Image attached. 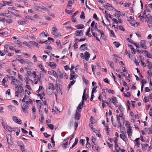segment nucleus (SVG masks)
Returning <instances> with one entry per match:
<instances>
[{
  "label": "nucleus",
  "mask_w": 152,
  "mask_h": 152,
  "mask_svg": "<svg viewBox=\"0 0 152 152\" xmlns=\"http://www.w3.org/2000/svg\"><path fill=\"white\" fill-rule=\"evenodd\" d=\"M49 87L47 89L46 92L49 95H51L53 92V90L54 89V87L53 84L51 83H49L48 84Z\"/></svg>",
  "instance_id": "1"
},
{
  "label": "nucleus",
  "mask_w": 152,
  "mask_h": 152,
  "mask_svg": "<svg viewBox=\"0 0 152 152\" xmlns=\"http://www.w3.org/2000/svg\"><path fill=\"white\" fill-rule=\"evenodd\" d=\"M28 101H26L25 103L24 104L22 107L23 111L25 113H27V110H28L29 108V107L28 106Z\"/></svg>",
  "instance_id": "2"
},
{
  "label": "nucleus",
  "mask_w": 152,
  "mask_h": 152,
  "mask_svg": "<svg viewBox=\"0 0 152 152\" xmlns=\"http://www.w3.org/2000/svg\"><path fill=\"white\" fill-rule=\"evenodd\" d=\"M58 31L56 26L55 24H54L53 26L51 33L53 35H55L56 36H58L59 34Z\"/></svg>",
  "instance_id": "3"
},
{
  "label": "nucleus",
  "mask_w": 152,
  "mask_h": 152,
  "mask_svg": "<svg viewBox=\"0 0 152 152\" xmlns=\"http://www.w3.org/2000/svg\"><path fill=\"white\" fill-rule=\"evenodd\" d=\"M34 8L37 11H41V10H42L45 12H47L48 11V9L47 8L44 7L43 6L39 7L35 5L34 7Z\"/></svg>",
  "instance_id": "4"
},
{
  "label": "nucleus",
  "mask_w": 152,
  "mask_h": 152,
  "mask_svg": "<svg viewBox=\"0 0 152 152\" xmlns=\"http://www.w3.org/2000/svg\"><path fill=\"white\" fill-rule=\"evenodd\" d=\"M2 126H3V127L4 128V129H7L10 131H12V129L11 128H10V127L8 126H6L5 121H4L3 120H2Z\"/></svg>",
  "instance_id": "5"
},
{
  "label": "nucleus",
  "mask_w": 152,
  "mask_h": 152,
  "mask_svg": "<svg viewBox=\"0 0 152 152\" xmlns=\"http://www.w3.org/2000/svg\"><path fill=\"white\" fill-rule=\"evenodd\" d=\"M83 34V31L82 30H79L75 31V35L76 36H80Z\"/></svg>",
  "instance_id": "6"
},
{
  "label": "nucleus",
  "mask_w": 152,
  "mask_h": 152,
  "mask_svg": "<svg viewBox=\"0 0 152 152\" xmlns=\"http://www.w3.org/2000/svg\"><path fill=\"white\" fill-rule=\"evenodd\" d=\"M39 95L40 96V99L44 102V104L46 105V100L45 97H43V96H45L44 92L42 93L41 94H39Z\"/></svg>",
  "instance_id": "7"
},
{
  "label": "nucleus",
  "mask_w": 152,
  "mask_h": 152,
  "mask_svg": "<svg viewBox=\"0 0 152 152\" xmlns=\"http://www.w3.org/2000/svg\"><path fill=\"white\" fill-rule=\"evenodd\" d=\"M16 89L17 90L15 91V94H18L19 93H21L24 91L21 85L19 86V87Z\"/></svg>",
  "instance_id": "8"
},
{
  "label": "nucleus",
  "mask_w": 152,
  "mask_h": 152,
  "mask_svg": "<svg viewBox=\"0 0 152 152\" xmlns=\"http://www.w3.org/2000/svg\"><path fill=\"white\" fill-rule=\"evenodd\" d=\"M12 118L13 121L19 124H21V120L20 119H19L17 117L14 116Z\"/></svg>",
  "instance_id": "9"
},
{
  "label": "nucleus",
  "mask_w": 152,
  "mask_h": 152,
  "mask_svg": "<svg viewBox=\"0 0 152 152\" xmlns=\"http://www.w3.org/2000/svg\"><path fill=\"white\" fill-rule=\"evenodd\" d=\"M87 44L86 43H85L81 45L80 48L81 50L84 51L85 50H88V48L86 46Z\"/></svg>",
  "instance_id": "10"
},
{
  "label": "nucleus",
  "mask_w": 152,
  "mask_h": 152,
  "mask_svg": "<svg viewBox=\"0 0 152 152\" xmlns=\"http://www.w3.org/2000/svg\"><path fill=\"white\" fill-rule=\"evenodd\" d=\"M140 45L144 49L147 48V47L145 45V42L144 40H142L141 42H140Z\"/></svg>",
  "instance_id": "11"
},
{
  "label": "nucleus",
  "mask_w": 152,
  "mask_h": 152,
  "mask_svg": "<svg viewBox=\"0 0 152 152\" xmlns=\"http://www.w3.org/2000/svg\"><path fill=\"white\" fill-rule=\"evenodd\" d=\"M7 138L8 143H9L10 144L12 145V140H11V135L10 134L7 135Z\"/></svg>",
  "instance_id": "12"
},
{
  "label": "nucleus",
  "mask_w": 152,
  "mask_h": 152,
  "mask_svg": "<svg viewBox=\"0 0 152 152\" xmlns=\"http://www.w3.org/2000/svg\"><path fill=\"white\" fill-rule=\"evenodd\" d=\"M84 57L85 60L88 61V59L90 56V54L87 52H85L84 53Z\"/></svg>",
  "instance_id": "13"
},
{
  "label": "nucleus",
  "mask_w": 152,
  "mask_h": 152,
  "mask_svg": "<svg viewBox=\"0 0 152 152\" xmlns=\"http://www.w3.org/2000/svg\"><path fill=\"white\" fill-rule=\"evenodd\" d=\"M112 101L111 102L115 106H117V104L116 102H117V98L114 96H113L111 98Z\"/></svg>",
  "instance_id": "14"
},
{
  "label": "nucleus",
  "mask_w": 152,
  "mask_h": 152,
  "mask_svg": "<svg viewBox=\"0 0 152 152\" xmlns=\"http://www.w3.org/2000/svg\"><path fill=\"white\" fill-rule=\"evenodd\" d=\"M48 73L49 75H53L54 76L56 77H57V73L54 70H52L51 71H48Z\"/></svg>",
  "instance_id": "15"
},
{
  "label": "nucleus",
  "mask_w": 152,
  "mask_h": 152,
  "mask_svg": "<svg viewBox=\"0 0 152 152\" xmlns=\"http://www.w3.org/2000/svg\"><path fill=\"white\" fill-rule=\"evenodd\" d=\"M127 132L129 137H130L132 135V131L131 128H129L127 129Z\"/></svg>",
  "instance_id": "16"
},
{
  "label": "nucleus",
  "mask_w": 152,
  "mask_h": 152,
  "mask_svg": "<svg viewBox=\"0 0 152 152\" xmlns=\"http://www.w3.org/2000/svg\"><path fill=\"white\" fill-rule=\"evenodd\" d=\"M48 65L50 66V67L52 68V69H54L56 67V64L53 62H49V63L48 64Z\"/></svg>",
  "instance_id": "17"
},
{
  "label": "nucleus",
  "mask_w": 152,
  "mask_h": 152,
  "mask_svg": "<svg viewBox=\"0 0 152 152\" xmlns=\"http://www.w3.org/2000/svg\"><path fill=\"white\" fill-rule=\"evenodd\" d=\"M104 7L108 10L111 9H110V7L113 8L112 6L109 3H107V5H104Z\"/></svg>",
  "instance_id": "18"
},
{
  "label": "nucleus",
  "mask_w": 152,
  "mask_h": 152,
  "mask_svg": "<svg viewBox=\"0 0 152 152\" xmlns=\"http://www.w3.org/2000/svg\"><path fill=\"white\" fill-rule=\"evenodd\" d=\"M1 6H3L5 5L6 4H10L12 3L11 1H3L0 2Z\"/></svg>",
  "instance_id": "19"
},
{
  "label": "nucleus",
  "mask_w": 152,
  "mask_h": 152,
  "mask_svg": "<svg viewBox=\"0 0 152 152\" xmlns=\"http://www.w3.org/2000/svg\"><path fill=\"white\" fill-rule=\"evenodd\" d=\"M88 95H86V94H83L82 96V105L84 104V100H87L88 98Z\"/></svg>",
  "instance_id": "20"
},
{
  "label": "nucleus",
  "mask_w": 152,
  "mask_h": 152,
  "mask_svg": "<svg viewBox=\"0 0 152 152\" xmlns=\"http://www.w3.org/2000/svg\"><path fill=\"white\" fill-rule=\"evenodd\" d=\"M57 72L59 75V77L61 79L62 78L63 76V73H62L59 69H58Z\"/></svg>",
  "instance_id": "21"
},
{
  "label": "nucleus",
  "mask_w": 152,
  "mask_h": 152,
  "mask_svg": "<svg viewBox=\"0 0 152 152\" xmlns=\"http://www.w3.org/2000/svg\"><path fill=\"white\" fill-rule=\"evenodd\" d=\"M57 88H56V91L54 92V94H55L56 99L57 98V96L58 95V94L61 92V91L59 90L58 88V86H57Z\"/></svg>",
  "instance_id": "22"
},
{
  "label": "nucleus",
  "mask_w": 152,
  "mask_h": 152,
  "mask_svg": "<svg viewBox=\"0 0 152 152\" xmlns=\"http://www.w3.org/2000/svg\"><path fill=\"white\" fill-rule=\"evenodd\" d=\"M120 137L123 140L125 141H126V137L124 134H120Z\"/></svg>",
  "instance_id": "23"
},
{
  "label": "nucleus",
  "mask_w": 152,
  "mask_h": 152,
  "mask_svg": "<svg viewBox=\"0 0 152 152\" xmlns=\"http://www.w3.org/2000/svg\"><path fill=\"white\" fill-rule=\"evenodd\" d=\"M29 43L35 46H36L37 48H39L38 44L37 43L33 41H30L29 42Z\"/></svg>",
  "instance_id": "24"
},
{
  "label": "nucleus",
  "mask_w": 152,
  "mask_h": 152,
  "mask_svg": "<svg viewBox=\"0 0 152 152\" xmlns=\"http://www.w3.org/2000/svg\"><path fill=\"white\" fill-rule=\"evenodd\" d=\"M70 80H72L73 79H75L77 77V75H70Z\"/></svg>",
  "instance_id": "25"
},
{
  "label": "nucleus",
  "mask_w": 152,
  "mask_h": 152,
  "mask_svg": "<svg viewBox=\"0 0 152 152\" xmlns=\"http://www.w3.org/2000/svg\"><path fill=\"white\" fill-rule=\"evenodd\" d=\"M80 114L79 113H76L75 114V119L77 120H79L80 119Z\"/></svg>",
  "instance_id": "26"
},
{
  "label": "nucleus",
  "mask_w": 152,
  "mask_h": 152,
  "mask_svg": "<svg viewBox=\"0 0 152 152\" xmlns=\"http://www.w3.org/2000/svg\"><path fill=\"white\" fill-rule=\"evenodd\" d=\"M107 62H108V64L110 65V66H111V68L113 70H114V69L113 67V62H112L111 61H108Z\"/></svg>",
  "instance_id": "27"
},
{
  "label": "nucleus",
  "mask_w": 152,
  "mask_h": 152,
  "mask_svg": "<svg viewBox=\"0 0 152 152\" xmlns=\"http://www.w3.org/2000/svg\"><path fill=\"white\" fill-rule=\"evenodd\" d=\"M43 89L44 88L42 86H39L38 90L37 91V93H39V91H41L43 93V92H44L43 90Z\"/></svg>",
  "instance_id": "28"
},
{
  "label": "nucleus",
  "mask_w": 152,
  "mask_h": 152,
  "mask_svg": "<svg viewBox=\"0 0 152 152\" xmlns=\"http://www.w3.org/2000/svg\"><path fill=\"white\" fill-rule=\"evenodd\" d=\"M75 27H76L78 29L80 28H83L84 27V26L83 25L79 24L76 26Z\"/></svg>",
  "instance_id": "29"
},
{
  "label": "nucleus",
  "mask_w": 152,
  "mask_h": 152,
  "mask_svg": "<svg viewBox=\"0 0 152 152\" xmlns=\"http://www.w3.org/2000/svg\"><path fill=\"white\" fill-rule=\"evenodd\" d=\"M78 142V139L77 138H76L75 139V141L74 143L73 144L71 147L70 148H72L73 147H74L77 143Z\"/></svg>",
  "instance_id": "30"
},
{
  "label": "nucleus",
  "mask_w": 152,
  "mask_h": 152,
  "mask_svg": "<svg viewBox=\"0 0 152 152\" xmlns=\"http://www.w3.org/2000/svg\"><path fill=\"white\" fill-rule=\"evenodd\" d=\"M9 108L13 112H15L16 110L15 107L12 105H10L9 106Z\"/></svg>",
  "instance_id": "31"
},
{
  "label": "nucleus",
  "mask_w": 152,
  "mask_h": 152,
  "mask_svg": "<svg viewBox=\"0 0 152 152\" xmlns=\"http://www.w3.org/2000/svg\"><path fill=\"white\" fill-rule=\"evenodd\" d=\"M26 21L24 20H19L17 21L18 23L21 25H23L24 23H26Z\"/></svg>",
  "instance_id": "32"
},
{
  "label": "nucleus",
  "mask_w": 152,
  "mask_h": 152,
  "mask_svg": "<svg viewBox=\"0 0 152 152\" xmlns=\"http://www.w3.org/2000/svg\"><path fill=\"white\" fill-rule=\"evenodd\" d=\"M19 146H20V148L21 150L22 151V152H26L24 150V145L23 144L22 145H19Z\"/></svg>",
  "instance_id": "33"
},
{
  "label": "nucleus",
  "mask_w": 152,
  "mask_h": 152,
  "mask_svg": "<svg viewBox=\"0 0 152 152\" xmlns=\"http://www.w3.org/2000/svg\"><path fill=\"white\" fill-rule=\"evenodd\" d=\"M34 77V78H36L39 79V82L41 83L42 82L41 79V78L39 76V75L38 74L37 75L36 77Z\"/></svg>",
  "instance_id": "34"
},
{
  "label": "nucleus",
  "mask_w": 152,
  "mask_h": 152,
  "mask_svg": "<svg viewBox=\"0 0 152 152\" xmlns=\"http://www.w3.org/2000/svg\"><path fill=\"white\" fill-rule=\"evenodd\" d=\"M90 121L91 123V124H94L95 123L96 121L93 118L92 116H91V117Z\"/></svg>",
  "instance_id": "35"
},
{
  "label": "nucleus",
  "mask_w": 152,
  "mask_h": 152,
  "mask_svg": "<svg viewBox=\"0 0 152 152\" xmlns=\"http://www.w3.org/2000/svg\"><path fill=\"white\" fill-rule=\"evenodd\" d=\"M13 21L12 19H8L6 20V22L8 23H12Z\"/></svg>",
  "instance_id": "36"
},
{
  "label": "nucleus",
  "mask_w": 152,
  "mask_h": 152,
  "mask_svg": "<svg viewBox=\"0 0 152 152\" xmlns=\"http://www.w3.org/2000/svg\"><path fill=\"white\" fill-rule=\"evenodd\" d=\"M84 12L83 11H82L81 14L80 15V18L82 19H84L85 17L84 15Z\"/></svg>",
  "instance_id": "37"
},
{
  "label": "nucleus",
  "mask_w": 152,
  "mask_h": 152,
  "mask_svg": "<svg viewBox=\"0 0 152 152\" xmlns=\"http://www.w3.org/2000/svg\"><path fill=\"white\" fill-rule=\"evenodd\" d=\"M23 44L26 45L28 47L30 48L31 45L30 44V43H29V42H23Z\"/></svg>",
  "instance_id": "38"
},
{
  "label": "nucleus",
  "mask_w": 152,
  "mask_h": 152,
  "mask_svg": "<svg viewBox=\"0 0 152 152\" xmlns=\"http://www.w3.org/2000/svg\"><path fill=\"white\" fill-rule=\"evenodd\" d=\"M113 43L114 44H115V45L116 48H118L120 45V44L118 42H113Z\"/></svg>",
  "instance_id": "39"
},
{
  "label": "nucleus",
  "mask_w": 152,
  "mask_h": 152,
  "mask_svg": "<svg viewBox=\"0 0 152 152\" xmlns=\"http://www.w3.org/2000/svg\"><path fill=\"white\" fill-rule=\"evenodd\" d=\"M147 18V21H150L151 20L152 21V17L151 16H149L148 17H146L145 18Z\"/></svg>",
  "instance_id": "40"
},
{
  "label": "nucleus",
  "mask_w": 152,
  "mask_h": 152,
  "mask_svg": "<svg viewBox=\"0 0 152 152\" xmlns=\"http://www.w3.org/2000/svg\"><path fill=\"white\" fill-rule=\"evenodd\" d=\"M8 80V79L6 77H5L4 79H3V80L2 81V82L3 83H4V84L5 82H7Z\"/></svg>",
  "instance_id": "41"
},
{
  "label": "nucleus",
  "mask_w": 152,
  "mask_h": 152,
  "mask_svg": "<svg viewBox=\"0 0 152 152\" xmlns=\"http://www.w3.org/2000/svg\"><path fill=\"white\" fill-rule=\"evenodd\" d=\"M13 131L15 132V131H16V135L17 136H18L19 135V132L20 131V130L19 129H18L17 130L16 129L15 130H13Z\"/></svg>",
  "instance_id": "42"
},
{
  "label": "nucleus",
  "mask_w": 152,
  "mask_h": 152,
  "mask_svg": "<svg viewBox=\"0 0 152 152\" xmlns=\"http://www.w3.org/2000/svg\"><path fill=\"white\" fill-rule=\"evenodd\" d=\"M56 43L57 44V45L58 46V47H61V43L60 42V40H58L56 42Z\"/></svg>",
  "instance_id": "43"
},
{
  "label": "nucleus",
  "mask_w": 152,
  "mask_h": 152,
  "mask_svg": "<svg viewBox=\"0 0 152 152\" xmlns=\"http://www.w3.org/2000/svg\"><path fill=\"white\" fill-rule=\"evenodd\" d=\"M16 80L17 83L18 84H20V85H21L23 84V81H21L20 80V81H19V80Z\"/></svg>",
  "instance_id": "44"
},
{
  "label": "nucleus",
  "mask_w": 152,
  "mask_h": 152,
  "mask_svg": "<svg viewBox=\"0 0 152 152\" xmlns=\"http://www.w3.org/2000/svg\"><path fill=\"white\" fill-rule=\"evenodd\" d=\"M47 125H48V127L50 129H53L54 126H53V124H48Z\"/></svg>",
  "instance_id": "45"
},
{
  "label": "nucleus",
  "mask_w": 152,
  "mask_h": 152,
  "mask_svg": "<svg viewBox=\"0 0 152 152\" xmlns=\"http://www.w3.org/2000/svg\"><path fill=\"white\" fill-rule=\"evenodd\" d=\"M93 18H94L96 20H98V18L97 17V16L96 14V13H94V14L93 16Z\"/></svg>",
  "instance_id": "46"
},
{
  "label": "nucleus",
  "mask_w": 152,
  "mask_h": 152,
  "mask_svg": "<svg viewBox=\"0 0 152 152\" xmlns=\"http://www.w3.org/2000/svg\"><path fill=\"white\" fill-rule=\"evenodd\" d=\"M104 13L107 16H108L110 18L112 19L111 15H110V14L107 13V11L106 10L105 11Z\"/></svg>",
  "instance_id": "47"
},
{
  "label": "nucleus",
  "mask_w": 152,
  "mask_h": 152,
  "mask_svg": "<svg viewBox=\"0 0 152 152\" xmlns=\"http://www.w3.org/2000/svg\"><path fill=\"white\" fill-rule=\"evenodd\" d=\"M128 21L130 23L132 26H134L135 25L134 24V22L132 20H128Z\"/></svg>",
  "instance_id": "48"
},
{
  "label": "nucleus",
  "mask_w": 152,
  "mask_h": 152,
  "mask_svg": "<svg viewBox=\"0 0 152 152\" xmlns=\"http://www.w3.org/2000/svg\"><path fill=\"white\" fill-rule=\"evenodd\" d=\"M7 76L10 79H12L13 80H15V77L14 76H9L8 75H7Z\"/></svg>",
  "instance_id": "49"
},
{
  "label": "nucleus",
  "mask_w": 152,
  "mask_h": 152,
  "mask_svg": "<svg viewBox=\"0 0 152 152\" xmlns=\"http://www.w3.org/2000/svg\"><path fill=\"white\" fill-rule=\"evenodd\" d=\"M68 145V142H66L65 143L63 144L62 147L65 148L66 147V145Z\"/></svg>",
  "instance_id": "50"
},
{
  "label": "nucleus",
  "mask_w": 152,
  "mask_h": 152,
  "mask_svg": "<svg viewBox=\"0 0 152 152\" xmlns=\"http://www.w3.org/2000/svg\"><path fill=\"white\" fill-rule=\"evenodd\" d=\"M110 34H111V36H112L113 37H115V35H114V32L113 31V30H110Z\"/></svg>",
  "instance_id": "51"
},
{
  "label": "nucleus",
  "mask_w": 152,
  "mask_h": 152,
  "mask_svg": "<svg viewBox=\"0 0 152 152\" xmlns=\"http://www.w3.org/2000/svg\"><path fill=\"white\" fill-rule=\"evenodd\" d=\"M127 94H124V95L125 96L127 97H129L131 95V94L129 92H127Z\"/></svg>",
  "instance_id": "52"
},
{
  "label": "nucleus",
  "mask_w": 152,
  "mask_h": 152,
  "mask_svg": "<svg viewBox=\"0 0 152 152\" xmlns=\"http://www.w3.org/2000/svg\"><path fill=\"white\" fill-rule=\"evenodd\" d=\"M147 66L149 68L151 69L152 67V63L151 62H148Z\"/></svg>",
  "instance_id": "53"
},
{
  "label": "nucleus",
  "mask_w": 152,
  "mask_h": 152,
  "mask_svg": "<svg viewBox=\"0 0 152 152\" xmlns=\"http://www.w3.org/2000/svg\"><path fill=\"white\" fill-rule=\"evenodd\" d=\"M82 79L83 80V81L84 82L86 83H87L88 82V80L85 79V78L84 77H82Z\"/></svg>",
  "instance_id": "54"
},
{
  "label": "nucleus",
  "mask_w": 152,
  "mask_h": 152,
  "mask_svg": "<svg viewBox=\"0 0 152 152\" xmlns=\"http://www.w3.org/2000/svg\"><path fill=\"white\" fill-rule=\"evenodd\" d=\"M43 134L44 135L46 138H48L49 136H50V135L48 134L46 132L44 133Z\"/></svg>",
  "instance_id": "55"
},
{
  "label": "nucleus",
  "mask_w": 152,
  "mask_h": 152,
  "mask_svg": "<svg viewBox=\"0 0 152 152\" xmlns=\"http://www.w3.org/2000/svg\"><path fill=\"white\" fill-rule=\"evenodd\" d=\"M128 121H127L126 122V126L127 128V129H128L129 128H131L130 127V124H128L127 123V122H128Z\"/></svg>",
  "instance_id": "56"
},
{
  "label": "nucleus",
  "mask_w": 152,
  "mask_h": 152,
  "mask_svg": "<svg viewBox=\"0 0 152 152\" xmlns=\"http://www.w3.org/2000/svg\"><path fill=\"white\" fill-rule=\"evenodd\" d=\"M18 77L20 79V80L21 81H22V75H20L19 74H18Z\"/></svg>",
  "instance_id": "57"
},
{
  "label": "nucleus",
  "mask_w": 152,
  "mask_h": 152,
  "mask_svg": "<svg viewBox=\"0 0 152 152\" xmlns=\"http://www.w3.org/2000/svg\"><path fill=\"white\" fill-rule=\"evenodd\" d=\"M10 89H8L7 90L6 92V95H7V94L9 96L10 95Z\"/></svg>",
  "instance_id": "58"
},
{
  "label": "nucleus",
  "mask_w": 152,
  "mask_h": 152,
  "mask_svg": "<svg viewBox=\"0 0 152 152\" xmlns=\"http://www.w3.org/2000/svg\"><path fill=\"white\" fill-rule=\"evenodd\" d=\"M81 109H80V108L77 107V110H76V113H79V112H81Z\"/></svg>",
  "instance_id": "59"
},
{
  "label": "nucleus",
  "mask_w": 152,
  "mask_h": 152,
  "mask_svg": "<svg viewBox=\"0 0 152 152\" xmlns=\"http://www.w3.org/2000/svg\"><path fill=\"white\" fill-rule=\"evenodd\" d=\"M18 60L21 63L23 64L25 62V60L22 59H18Z\"/></svg>",
  "instance_id": "60"
},
{
  "label": "nucleus",
  "mask_w": 152,
  "mask_h": 152,
  "mask_svg": "<svg viewBox=\"0 0 152 152\" xmlns=\"http://www.w3.org/2000/svg\"><path fill=\"white\" fill-rule=\"evenodd\" d=\"M84 141H85V140L81 139L80 141V144H82V145H83L84 144L83 142Z\"/></svg>",
  "instance_id": "61"
},
{
  "label": "nucleus",
  "mask_w": 152,
  "mask_h": 152,
  "mask_svg": "<svg viewBox=\"0 0 152 152\" xmlns=\"http://www.w3.org/2000/svg\"><path fill=\"white\" fill-rule=\"evenodd\" d=\"M38 75H39V76L40 77H41V78L42 77H43V74L42 73V72L41 71H40L39 72Z\"/></svg>",
  "instance_id": "62"
},
{
  "label": "nucleus",
  "mask_w": 152,
  "mask_h": 152,
  "mask_svg": "<svg viewBox=\"0 0 152 152\" xmlns=\"http://www.w3.org/2000/svg\"><path fill=\"white\" fill-rule=\"evenodd\" d=\"M115 150L117 152H119L120 150V148L119 147H115Z\"/></svg>",
  "instance_id": "63"
},
{
  "label": "nucleus",
  "mask_w": 152,
  "mask_h": 152,
  "mask_svg": "<svg viewBox=\"0 0 152 152\" xmlns=\"http://www.w3.org/2000/svg\"><path fill=\"white\" fill-rule=\"evenodd\" d=\"M148 26L149 28H151L152 26V21H150L149 22Z\"/></svg>",
  "instance_id": "64"
}]
</instances>
